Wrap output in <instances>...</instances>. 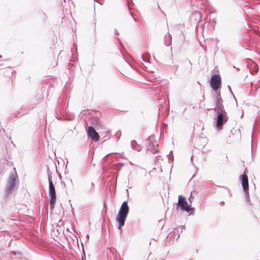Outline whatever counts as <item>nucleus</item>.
<instances>
[{
    "label": "nucleus",
    "instance_id": "obj_21",
    "mask_svg": "<svg viewBox=\"0 0 260 260\" xmlns=\"http://www.w3.org/2000/svg\"><path fill=\"white\" fill-rule=\"evenodd\" d=\"M127 5H128V6H129V1L127 2ZM128 9H130V8H129V7H128Z\"/></svg>",
    "mask_w": 260,
    "mask_h": 260
},
{
    "label": "nucleus",
    "instance_id": "obj_20",
    "mask_svg": "<svg viewBox=\"0 0 260 260\" xmlns=\"http://www.w3.org/2000/svg\"><path fill=\"white\" fill-rule=\"evenodd\" d=\"M114 33H115V34L116 35H118V31H117V29H115V30H114Z\"/></svg>",
    "mask_w": 260,
    "mask_h": 260
},
{
    "label": "nucleus",
    "instance_id": "obj_12",
    "mask_svg": "<svg viewBox=\"0 0 260 260\" xmlns=\"http://www.w3.org/2000/svg\"><path fill=\"white\" fill-rule=\"evenodd\" d=\"M149 146L148 147H153L155 146H157L158 144L156 142L154 141V138L152 137H149L148 139Z\"/></svg>",
    "mask_w": 260,
    "mask_h": 260
},
{
    "label": "nucleus",
    "instance_id": "obj_15",
    "mask_svg": "<svg viewBox=\"0 0 260 260\" xmlns=\"http://www.w3.org/2000/svg\"><path fill=\"white\" fill-rule=\"evenodd\" d=\"M148 151H150L152 154H155L157 152V149L155 148V147H148L147 149Z\"/></svg>",
    "mask_w": 260,
    "mask_h": 260
},
{
    "label": "nucleus",
    "instance_id": "obj_25",
    "mask_svg": "<svg viewBox=\"0 0 260 260\" xmlns=\"http://www.w3.org/2000/svg\"><path fill=\"white\" fill-rule=\"evenodd\" d=\"M2 56L0 55V57H1Z\"/></svg>",
    "mask_w": 260,
    "mask_h": 260
},
{
    "label": "nucleus",
    "instance_id": "obj_18",
    "mask_svg": "<svg viewBox=\"0 0 260 260\" xmlns=\"http://www.w3.org/2000/svg\"><path fill=\"white\" fill-rule=\"evenodd\" d=\"M172 153V151H171L170 153L167 155V156L168 157V159H169V160L171 159V153Z\"/></svg>",
    "mask_w": 260,
    "mask_h": 260
},
{
    "label": "nucleus",
    "instance_id": "obj_13",
    "mask_svg": "<svg viewBox=\"0 0 260 260\" xmlns=\"http://www.w3.org/2000/svg\"><path fill=\"white\" fill-rule=\"evenodd\" d=\"M165 44L166 46L170 45L171 43V37L170 35V34L166 35H165Z\"/></svg>",
    "mask_w": 260,
    "mask_h": 260
},
{
    "label": "nucleus",
    "instance_id": "obj_17",
    "mask_svg": "<svg viewBox=\"0 0 260 260\" xmlns=\"http://www.w3.org/2000/svg\"><path fill=\"white\" fill-rule=\"evenodd\" d=\"M194 196L192 195V192H191V194L190 195L189 198H188V201L189 203L191 204V203L192 202V201L194 200Z\"/></svg>",
    "mask_w": 260,
    "mask_h": 260
},
{
    "label": "nucleus",
    "instance_id": "obj_3",
    "mask_svg": "<svg viewBox=\"0 0 260 260\" xmlns=\"http://www.w3.org/2000/svg\"><path fill=\"white\" fill-rule=\"evenodd\" d=\"M216 129L219 131L222 129V125L228 121V116L226 111L217 113Z\"/></svg>",
    "mask_w": 260,
    "mask_h": 260
},
{
    "label": "nucleus",
    "instance_id": "obj_24",
    "mask_svg": "<svg viewBox=\"0 0 260 260\" xmlns=\"http://www.w3.org/2000/svg\"><path fill=\"white\" fill-rule=\"evenodd\" d=\"M258 36L260 37V34H258Z\"/></svg>",
    "mask_w": 260,
    "mask_h": 260
},
{
    "label": "nucleus",
    "instance_id": "obj_14",
    "mask_svg": "<svg viewBox=\"0 0 260 260\" xmlns=\"http://www.w3.org/2000/svg\"><path fill=\"white\" fill-rule=\"evenodd\" d=\"M149 57H150V55L148 53L146 54L145 55H142L141 56V58H142V60L146 62H149L148 60H149Z\"/></svg>",
    "mask_w": 260,
    "mask_h": 260
},
{
    "label": "nucleus",
    "instance_id": "obj_4",
    "mask_svg": "<svg viewBox=\"0 0 260 260\" xmlns=\"http://www.w3.org/2000/svg\"><path fill=\"white\" fill-rule=\"evenodd\" d=\"M16 186V176L14 174H11L8 180L5 188L6 194L8 196L12 193Z\"/></svg>",
    "mask_w": 260,
    "mask_h": 260
},
{
    "label": "nucleus",
    "instance_id": "obj_8",
    "mask_svg": "<svg viewBox=\"0 0 260 260\" xmlns=\"http://www.w3.org/2000/svg\"><path fill=\"white\" fill-rule=\"evenodd\" d=\"M216 113L223 112L225 111L223 105L222 104V100L221 98L220 93H218L216 97V107L214 109Z\"/></svg>",
    "mask_w": 260,
    "mask_h": 260
},
{
    "label": "nucleus",
    "instance_id": "obj_7",
    "mask_svg": "<svg viewBox=\"0 0 260 260\" xmlns=\"http://www.w3.org/2000/svg\"><path fill=\"white\" fill-rule=\"evenodd\" d=\"M240 178L241 180V184L243 187V189L244 192H245L246 199L247 201H248L249 197L248 193L249 185L248 177L246 175L243 174L240 176Z\"/></svg>",
    "mask_w": 260,
    "mask_h": 260
},
{
    "label": "nucleus",
    "instance_id": "obj_19",
    "mask_svg": "<svg viewBox=\"0 0 260 260\" xmlns=\"http://www.w3.org/2000/svg\"><path fill=\"white\" fill-rule=\"evenodd\" d=\"M195 14L196 15L199 16L200 17H201V13L199 12H197L195 13Z\"/></svg>",
    "mask_w": 260,
    "mask_h": 260
},
{
    "label": "nucleus",
    "instance_id": "obj_9",
    "mask_svg": "<svg viewBox=\"0 0 260 260\" xmlns=\"http://www.w3.org/2000/svg\"><path fill=\"white\" fill-rule=\"evenodd\" d=\"M87 133L88 136L90 137L92 140L98 141L99 140L100 137L99 134L92 126H90L88 127Z\"/></svg>",
    "mask_w": 260,
    "mask_h": 260
},
{
    "label": "nucleus",
    "instance_id": "obj_5",
    "mask_svg": "<svg viewBox=\"0 0 260 260\" xmlns=\"http://www.w3.org/2000/svg\"><path fill=\"white\" fill-rule=\"evenodd\" d=\"M177 205L182 211L188 212L191 210H194V208L191 207V204L188 205L186 199L181 195H179L178 197Z\"/></svg>",
    "mask_w": 260,
    "mask_h": 260
},
{
    "label": "nucleus",
    "instance_id": "obj_1",
    "mask_svg": "<svg viewBox=\"0 0 260 260\" xmlns=\"http://www.w3.org/2000/svg\"><path fill=\"white\" fill-rule=\"evenodd\" d=\"M128 212L129 207L127 201H125L122 203L116 217V221L118 222L119 229L124 225Z\"/></svg>",
    "mask_w": 260,
    "mask_h": 260
},
{
    "label": "nucleus",
    "instance_id": "obj_2",
    "mask_svg": "<svg viewBox=\"0 0 260 260\" xmlns=\"http://www.w3.org/2000/svg\"><path fill=\"white\" fill-rule=\"evenodd\" d=\"M47 175L49 182V197L50 202L53 203L54 199H56V194L53 182L52 180V172L47 168Z\"/></svg>",
    "mask_w": 260,
    "mask_h": 260
},
{
    "label": "nucleus",
    "instance_id": "obj_10",
    "mask_svg": "<svg viewBox=\"0 0 260 260\" xmlns=\"http://www.w3.org/2000/svg\"><path fill=\"white\" fill-rule=\"evenodd\" d=\"M131 146L133 149L139 152L141 151L142 147L137 144L136 141L133 140L131 141Z\"/></svg>",
    "mask_w": 260,
    "mask_h": 260
},
{
    "label": "nucleus",
    "instance_id": "obj_11",
    "mask_svg": "<svg viewBox=\"0 0 260 260\" xmlns=\"http://www.w3.org/2000/svg\"><path fill=\"white\" fill-rule=\"evenodd\" d=\"M97 130L99 131L100 133H109L108 129L104 125L102 124H98L97 125Z\"/></svg>",
    "mask_w": 260,
    "mask_h": 260
},
{
    "label": "nucleus",
    "instance_id": "obj_23",
    "mask_svg": "<svg viewBox=\"0 0 260 260\" xmlns=\"http://www.w3.org/2000/svg\"><path fill=\"white\" fill-rule=\"evenodd\" d=\"M221 203V204H224V202H223V201L221 202V203Z\"/></svg>",
    "mask_w": 260,
    "mask_h": 260
},
{
    "label": "nucleus",
    "instance_id": "obj_6",
    "mask_svg": "<svg viewBox=\"0 0 260 260\" xmlns=\"http://www.w3.org/2000/svg\"><path fill=\"white\" fill-rule=\"evenodd\" d=\"M221 84V78L219 75L215 74L211 77L210 85L214 90H217Z\"/></svg>",
    "mask_w": 260,
    "mask_h": 260
},
{
    "label": "nucleus",
    "instance_id": "obj_22",
    "mask_svg": "<svg viewBox=\"0 0 260 260\" xmlns=\"http://www.w3.org/2000/svg\"><path fill=\"white\" fill-rule=\"evenodd\" d=\"M130 13H131V15L132 16V17H133V18L134 20H135V19L134 18V17H133V14H132V13L130 12Z\"/></svg>",
    "mask_w": 260,
    "mask_h": 260
},
{
    "label": "nucleus",
    "instance_id": "obj_16",
    "mask_svg": "<svg viewBox=\"0 0 260 260\" xmlns=\"http://www.w3.org/2000/svg\"><path fill=\"white\" fill-rule=\"evenodd\" d=\"M56 199H54L53 203L50 202V199H49V203H50V208L51 210H52L54 208V203L56 201Z\"/></svg>",
    "mask_w": 260,
    "mask_h": 260
}]
</instances>
